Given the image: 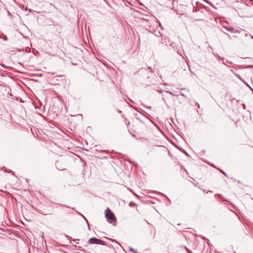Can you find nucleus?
Masks as SVG:
<instances>
[{"label": "nucleus", "instance_id": "1", "mask_svg": "<svg viewBox=\"0 0 253 253\" xmlns=\"http://www.w3.org/2000/svg\"><path fill=\"white\" fill-rule=\"evenodd\" d=\"M194 15H193L196 20H202L205 17V14L204 12V10L202 8H200L197 10L194 8L193 10Z\"/></svg>", "mask_w": 253, "mask_h": 253}, {"label": "nucleus", "instance_id": "2", "mask_svg": "<svg viewBox=\"0 0 253 253\" xmlns=\"http://www.w3.org/2000/svg\"><path fill=\"white\" fill-rule=\"evenodd\" d=\"M105 216L110 223H116L117 220L115 214L108 208L106 209Z\"/></svg>", "mask_w": 253, "mask_h": 253}, {"label": "nucleus", "instance_id": "3", "mask_svg": "<svg viewBox=\"0 0 253 253\" xmlns=\"http://www.w3.org/2000/svg\"><path fill=\"white\" fill-rule=\"evenodd\" d=\"M88 242L91 244H96L102 245H105V242L103 241L98 239V238H90Z\"/></svg>", "mask_w": 253, "mask_h": 253}, {"label": "nucleus", "instance_id": "4", "mask_svg": "<svg viewBox=\"0 0 253 253\" xmlns=\"http://www.w3.org/2000/svg\"><path fill=\"white\" fill-rule=\"evenodd\" d=\"M55 165L57 169L60 170H63L66 169L65 166H62V163L59 161H56Z\"/></svg>", "mask_w": 253, "mask_h": 253}, {"label": "nucleus", "instance_id": "5", "mask_svg": "<svg viewBox=\"0 0 253 253\" xmlns=\"http://www.w3.org/2000/svg\"><path fill=\"white\" fill-rule=\"evenodd\" d=\"M146 16L147 17H148L149 18H147V19L142 18V19L147 21L149 23H150L149 21H153L154 22H156V21L154 20V18L152 16H148V15H146Z\"/></svg>", "mask_w": 253, "mask_h": 253}, {"label": "nucleus", "instance_id": "6", "mask_svg": "<svg viewBox=\"0 0 253 253\" xmlns=\"http://www.w3.org/2000/svg\"><path fill=\"white\" fill-rule=\"evenodd\" d=\"M70 238H67V240H66V242H64V244H62V243H61L60 244V245L61 246H65V247H71V246H70L69 244V242H71V241L70 240Z\"/></svg>", "mask_w": 253, "mask_h": 253}, {"label": "nucleus", "instance_id": "7", "mask_svg": "<svg viewBox=\"0 0 253 253\" xmlns=\"http://www.w3.org/2000/svg\"><path fill=\"white\" fill-rule=\"evenodd\" d=\"M78 241H79V239H77ZM77 240L76 239L71 241V242H69V244H72L73 246H74L76 248H78L77 244H79V243L76 242Z\"/></svg>", "mask_w": 253, "mask_h": 253}, {"label": "nucleus", "instance_id": "8", "mask_svg": "<svg viewBox=\"0 0 253 253\" xmlns=\"http://www.w3.org/2000/svg\"><path fill=\"white\" fill-rule=\"evenodd\" d=\"M128 251L130 252L131 253H140L138 252H137L136 250H134L132 247H128Z\"/></svg>", "mask_w": 253, "mask_h": 253}, {"label": "nucleus", "instance_id": "9", "mask_svg": "<svg viewBox=\"0 0 253 253\" xmlns=\"http://www.w3.org/2000/svg\"><path fill=\"white\" fill-rule=\"evenodd\" d=\"M153 33L157 37L162 36V34L160 32H157L156 30L153 31Z\"/></svg>", "mask_w": 253, "mask_h": 253}, {"label": "nucleus", "instance_id": "10", "mask_svg": "<svg viewBox=\"0 0 253 253\" xmlns=\"http://www.w3.org/2000/svg\"><path fill=\"white\" fill-rule=\"evenodd\" d=\"M129 207H133V206H136V204L135 203H134L133 202H131L129 203Z\"/></svg>", "mask_w": 253, "mask_h": 253}, {"label": "nucleus", "instance_id": "11", "mask_svg": "<svg viewBox=\"0 0 253 253\" xmlns=\"http://www.w3.org/2000/svg\"><path fill=\"white\" fill-rule=\"evenodd\" d=\"M223 174H224L226 177H228V176L227 175V174L223 171H222V170H219Z\"/></svg>", "mask_w": 253, "mask_h": 253}, {"label": "nucleus", "instance_id": "12", "mask_svg": "<svg viewBox=\"0 0 253 253\" xmlns=\"http://www.w3.org/2000/svg\"><path fill=\"white\" fill-rule=\"evenodd\" d=\"M226 28L229 31H232L233 30V29L231 28Z\"/></svg>", "mask_w": 253, "mask_h": 253}, {"label": "nucleus", "instance_id": "13", "mask_svg": "<svg viewBox=\"0 0 253 253\" xmlns=\"http://www.w3.org/2000/svg\"><path fill=\"white\" fill-rule=\"evenodd\" d=\"M185 249L186 250L187 252L188 253H190L189 250L187 248V247H185Z\"/></svg>", "mask_w": 253, "mask_h": 253}, {"label": "nucleus", "instance_id": "14", "mask_svg": "<svg viewBox=\"0 0 253 253\" xmlns=\"http://www.w3.org/2000/svg\"><path fill=\"white\" fill-rule=\"evenodd\" d=\"M247 85L250 87V88L253 91V88H252L251 86H250L248 84H247Z\"/></svg>", "mask_w": 253, "mask_h": 253}, {"label": "nucleus", "instance_id": "15", "mask_svg": "<svg viewBox=\"0 0 253 253\" xmlns=\"http://www.w3.org/2000/svg\"><path fill=\"white\" fill-rule=\"evenodd\" d=\"M107 239H110V240H111L112 241H114V240L111 239V238H108Z\"/></svg>", "mask_w": 253, "mask_h": 253}, {"label": "nucleus", "instance_id": "16", "mask_svg": "<svg viewBox=\"0 0 253 253\" xmlns=\"http://www.w3.org/2000/svg\"><path fill=\"white\" fill-rule=\"evenodd\" d=\"M65 237L68 238V237H70L69 236L65 235Z\"/></svg>", "mask_w": 253, "mask_h": 253}, {"label": "nucleus", "instance_id": "17", "mask_svg": "<svg viewBox=\"0 0 253 253\" xmlns=\"http://www.w3.org/2000/svg\"><path fill=\"white\" fill-rule=\"evenodd\" d=\"M239 78H240V80H242L243 82H244V81L243 80H242V79L241 78H240V77H239Z\"/></svg>", "mask_w": 253, "mask_h": 253}, {"label": "nucleus", "instance_id": "18", "mask_svg": "<svg viewBox=\"0 0 253 253\" xmlns=\"http://www.w3.org/2000/svg\"><path fill=\"white\" fill-rule=\"evenodd\" d=\"M159 26H160V27H162V26H161V25L160 23H159Z\"/></svg>", "mask_w": 253, "mask_h": 253}]
</instances>
